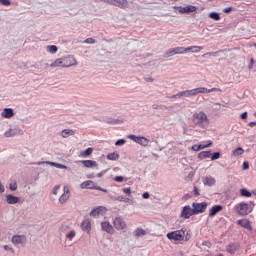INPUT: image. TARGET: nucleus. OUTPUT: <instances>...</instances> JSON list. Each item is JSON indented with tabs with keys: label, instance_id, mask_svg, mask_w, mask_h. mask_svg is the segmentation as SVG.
Instances as JSON below:
<instances>
[{
	"label": "nucleus",
	"instance_id": "f257e3e1",
	"mask_svg": "<svg viewBox=\"0 0 256 256\" xmlns=\"http://www.w3.org/2000/svg\"><path fill=\"white\" fill-rule=\"evenodd\" d=\"M194 127L199 129H207L209 127V117L203 111L195 112L191 117Z\"/></svg>",
	"mask_w": 256,
	"mask_h": 256
},
{
	"label": "nucleus",
	"instance_id": "f03ea898",
	"mask_svg": "<svg viewBox=\"0 0 256 256\" xmlns=\"http://www.w3.org/2000/svg\"><path fill=\"white\" fill-rule=\"evenodd\" d=\"M234 209L238 215L245 217L246 215H249V213L253 212V209H255V204L253 202H240L235 205Z\"/></svg>",
	"mask_w": 256,
	"mask_h": 256
},
{
	"label": "nucleus",
	"instance_id": "7ed1b4c3",
	"mask_svg": "<svg viewBox=\"0 0 256 256\" xmlns=\"http://www.w3.org/2000/svg\"><path fill=\"white\" fill-rule=\"evenodd\" d=\"M17 135H25L23 129L15 126H11L6 132H4V137L7 139L11 137H17Z\"/></svg>",
	"mask_w": 256,
	"mask_h": 256
},
{
	"label": "nucleus",
	"instance_id": "20e7f679",
	"mask_svg": "<svg viewBox=\"0 0 256 256\" xmlns=\"http://www.w3.org/2000/svg\"><path fill=\"white\" fill-rule=\"evenodd\" d=\"M113 226L117 231H127V222L122 217H116L113 221Z\"/></svg>",
	"mask_w": 256,
	"mask_h": 256
},
{
	"label": "nucleus",
	"instance_id": "39448f33",
	"mask_svg": "<svg viewBox=\"0 0 256 256\" xmlns=\"http://www.w3.org/2000/svg\"><path fill=\"white\" fill-rule=\"evenodd\" d=\"M127 137L135 143H138V145H142V147H147L149 145V139H147L146 137L136 136L135 134H130Z\"/></svg>",
	"mask_w": 256,
	"mask_h": 256
},
{
	"label": "nucleus",
	"instance_id": "423d86ee",
	"mask_svg": "<svg viewBox=\"0 0 256 256\" xmlns=\"http://www.w3.org/2000/svg\"><path fill=\"white\" fill-rule=\"evenodd\" d=\"M192 207L194 215H199L200 213H205V211H207V202H194L192 203Z\"/></svg>",
	"mask_w": 256,
	"mask_h": 256
},
{
	"label": "nucleus",
	"instance_id": "0eeeda50",
	"mask_svg": "<svg viewBox=\"0 0 256 256\" xmlns=\"http://www.w3.org/2000/svg\"><path fill=\"white\" fill-rule=\"evenodd\" d=\"M167 237L168 239H170V241H183L185 237V232L181 230H177V231L168 233Z\"/></svg>",
	"mask_w": 256,
	"mask_h": 256
},
{
	"label": "nucleus",
	"instance_id": "6e6552de",
	"mask_svg": "<svg viewBox=\"0 0 256 256\" xmlns=\"http://www.w3.org/2000/svg\"><path fill=\"white\" fill-rule=\"evenodd\" d=\"M62 61H63V68L76 67V65L78 64L75 57L71 55L62 57Z\"/></svg>",
	"mask_w": 256,
	"mask_h": 256
},
{
	"label": "nucleus",
	"instance_id": "1a4fd4ad",
	"mask_svg": "<svg viewBox=\"0 0 256 256\" xmlns=\"http://www.w3.org/2000/svg\"><path fill=\"white\" fill-rule=\"evenodd\" d=\"M174 55H185V47H175L166 52V57H174Z\"/></svg>",
	"mask_w": 256,
	"mask_h": 256
},
{
	"label": "nucleus",
	"instance_id": "9d476101",
	"mask_svg": "<svg viewBox=\"0 0 256 256\" xmlns=\"http://www.w3.org/2000/svg\"><path fill=\"white\" fill-rule=\"evenodd\" d=\"M192 215H195V212H193V208H191V206L187 205L183 207L180 217L182 219H189Z\"/></svg>",
	"mask_w": 256,
	"mask_h": 256
},
{
	"label": "nucleus",
	"instance_id": "9b49d317",
	"mask_svg": "<svg viewBox=\"0 0 256 256\" xmlns=\"http://www.w3.org/2000/svg\"><path fill=\"white\" fill-rule=\"evenodd\" d=\"M70 191H69V187L68 186H64V193L60 196L59 198V204L63 205L65 203H67V201L69 200L70 197Z\"/></svg>",
	"mask_w": 256,
	"mask_h": 256
},
{
	"label": "nucleus",
	"instance_id": "f8f14e48",
	"mask_svg": "<svg viewBox=\"0 0 256 256\" xmlns=\"http://www.w3.org/2000/svg\"><path fill=\"white\" fill-rule=\"evenodd\" d=\"M12 243L14 245H23L27 243V236L25 235H15L12 237Z\"/></svg>",
	"mask_w": 256,
	"mask_h": 256
},
{
	"label": "nucleus",
	"instance_id": "ddd939ff",
	"mask_svg": "<svg viewBox=\"0 0 256 256\" xmlns=\"http://www.w3.org/2000/svg\"><path fill=\"white\" fill-rule=\"evenodd\" d=\"M51 165V167H56V169H67L66 165L59 164L57 162H51V161H43V162H37L36 165Z\"/></svg>",
	"mask_w": 256,
	"mask_h": 256
},
{
	"label": "nucleus",
	"instance_id": "4468645a",
	"mask_svg": "<svg viewBox=\"0 0 256 256\" xmlns=\"http://www.w3.org/2000/svg\"><path fill=\"white\" fill-rule=\"evenodd\" d=\"M106 211L107 208L99 206L98 208H95L90 212V217H99V215H103Z\"/></svg>",
	"mask_w": 256,
	"mask_h": 256
},
{
	"label": "nucleus",
	"instance_id": "2eb2a0df",
	"mask_svg": "<svg viewBox=\"0 0 256 256\" xmlns=\"http://www.w3.org/2000/svg\"><path fill=\"white\" fill-rule=\"evenodd\" d=\"M102 231H106V233H109L110 235H113L115 233V229L113 228V225L109 222H102L101 223Z\"/></svg>",
	"mask_w": 256,
	"mask_h": 256
},
{
	"label": "nucleus",
	"instance_id": "dca6fc26",
	"mask_svg": "<svg viewBox=\"0 0 256 256\" xmlns=\"http://www.w3.org/2000/svg\"><path fill=\"white\" fill-rule=\"evenodd\" d=\"M14 115L15 111L12 108H4L1 112V117H3V119H11Z\"/></svg>",
	"mask_w": 256,
	"mask_h": 256
},
{
	"label": "nucleus",
	"instance_id": "f3484780",
	"mask_svg": "<svg viewBox=\"0 0 256 256\" xmlns=\"http://www.w3.org/2000/svg\"><path fill=\"white\" fill-rule=\"evenodd\" d=\"M237 225H240V227H243L244 229H248V231H253L251 221H249L248 219L238 220Z\"/></svg>",
	"mask_w": 256,
	"mask_h": 256
},
{
	"label": "nucleus",
	"instance_id": "a211bd4d",
	"mask_svg": "<svg viewBox=\"0 0 256 256\" xmlns=\"http://www.w3.org/2000/svg\"><path fill=\"white\" fill-rule=\"evenodd\" d=\"M112 5L120 7V9H127V7H129V2L127 0H112Z\"/></svg>",
	"mask_w": 256,
	"mask_h": 256
},
{
	"label": "nucleus",
	"instance_id": "6ab92c4d",
	"mask_svg": "<svg viewBox=\"0 0 256 256\" xmlns=\"http://www.w3.org/2000/svg\"><path fill=\"white\" fill-rule=\"evenodd\" d=\"M80 163H82V165H84L88 169H93V167L97 169V167H99V165L97 164V161H93V160H82L80 161Z\"/></svg>",
	"mask_w": 256,
	"mask_h": 256
},
{
	"label": "nucleus",
	"instance_id": "aec40b11",
	"mask_svg": "<svg viewBox=\"0 0 256 256\" xmlns=\"http://www.w3.org/2000/svg\"><path fill=\"white\" fill-rule=\"evenodd\" d=\"M200 51H203L202 46H190L187 48L184 47V54L185 53H199Z\"/></svg>",
	"mask_w": 256,
	"mask_h": 256
},
{
	"label": "nucleus",
	"instance_id": "412c9836",
	"mask_svg": "<svg viewBox=\"0 0 256 256\" xmlns=\"http://www.w3.org/2000/svg\"><path fill=\"white\" fill-rule=\"evenodd\" d=\"M6 202L8 205H17V203H19V197L8 194L6 195Z\"/></svg>",
	"mask_w": 256,
	"mask_h": 256
},
{
	"label": "nucleus",
	"instance_id": "4be33fe9",
	"mask_svg": "<svg viewBox=\"0 0 256 256\" xmlns=\"http://www.w3.org/2000/svg\"><path fill=\"white\" fill-rule=\"evenodd\" d=\"M81 189H95V182L92 180L84 181L80 184Z\"/></svg>",
	"mask_w": 256,
	"mask_h": 256
},
{
	"label": "nucleus",
	"instance_id": "5701e85b",
	"mask_svg": "<svg viewBox=\"0 0 256 256\" xmlns=\"http://www.w3.org/2000/svg\"><path fill=\"white\" fill-rule=\"evenodd\" d=\"M220 211H223V206L221 205H215L210 209L209 212V217H215V215H217V213H219Z\"/></svg>",
	"mask_w": 256,
	"mask_h": 256
},
{
	"label": "nucleus",
	"instance_id": "b1692460",
	"mask_svg": "<svg viewBox=\"0 0 256 256\" xmlns=\"http://www.w3.org/2000/svg\"><path fill=\"white\" fill-rule=\"evenodd\" d=\"M203 184L207 185L208 187H213V185H215L216 180L215 178H213L212 176H206L203 178Z\"/></svg>",
	"mask_w": 256,
	"mask_h": 256
},
{
	"label": "nucleus",
	"instance_id": "393cba45",
	"mask_svg": "<svg viewBox=\"0 0 256 256\" xmlns=\"http://www.w3.org/2000/svg\"><path fill=\"white\" fill-rule=\"evenodd\" d=\"M82 230L86 231V233H89L91 231V221L89 219H85L81 224Z\"/></svg>",
	"mask_w": 256,
	"mask_h": 256
},
{
	"label": "nucleus",
	"instance_id": "a878e982",
	"mask_svg": "<svg viewBox=\"0 0 256 256\" xmlns=\"http://www.w3.org/2000/svg\"><path fill=\"white\" fill-rule=\"evenodd\" d=\"M73 135H75V131L71 129H64L61 132V136L63 137V139H67V137H71Z\"/></svg>",
	"mask_w": 256,
	"mask_h": 256
},
{
	"label": "nucleus",
	"instance_id": "bb28decb",
	"mask_svg": "<svg viewBox=\"0 0 256 256\" xmlns=\"http://www.w3.org/2000/svg\"><path fill=\"white\" fill-rule=\"evenodd\" d=\"M191 91H192V97H195L199 94H205V91H207V88L200 87V88L192 89Z\"/></svg>",
	"mask_w": 256,
	"mask_h": 256
},
{
	"label": "nucleus",
	"instance_id": "cd10ccee",
	"mask_svg": "<svg viewBox=\"0 0 256 256\" xmlns=\"http://www.w3.org/2000/svg\"><path fill=\"white\" fill-rule=\"evenodd\" d=\"M50 67L52 69H55L57 67H63V58L56 59L52 64H50Z\"/></svg>",
	"mask_w": 256,
	"mask_h": 256
},
{
	"label": "nucleus",
	"instance_id": "c85d7f7f",
	"mask_svg": "<svg viewBox=\"0 0 256 256\" xmlns=\"http://www.w3.org/2000/svg\"><path fill=\"white\" fill-rule=\"evenodd\" d=\"M76 236L77 232L75 230H70L65 234L66 239H68L69 241H73V239H75Z\"/></svg>",
	"mask_w": 256,
	"mask_h": 256
},
{
	"label": "nucleus",
	"instance_id": "c756f323",
	"mask_svg": "<svg viewBox=\"0 0 256 256\" xmlns=\"http://www.w3.org/2000/svg\"><path fill=\"white\" fill-rule=\"evenodd\" d=\"M211 157V151H202L198 154V159H209Z\"/></svg>",
	"mask_w": 256,
	"mask_h": 256
},
{
	"label": "nucleus",
	"instance_id": "7c9ffc66",
	"mask_svg": "<svg viewBox=\"0 0 256 256\" xmlns=\"http://www.w3.org/2000/svg\"><path fill=\"white\" fill-rule=\"evenodd\" d=\"M108 161H117L119 159V153L113 152L107 155Z\"/></svg>",
	"mask_w": 256,
	"mask_h": 256
},
{
	"label": "nucleus",
	"instance_id": "2f4dec72",
	"mask_svg": "<svg viewBox=\"0 0 256 256\" xmlns=\"http://www.w3.org/2000/svg\"><path fill=\"white\" fill-rule=\"evenodd\" d=\"M145 235H147V231H145L143 228H137L135 230L136 237H145Z\"/></svg>",
	"mask_w": 256,
	"mask_h": 256
},
{
	"label": "nucleus",
	"instance_id": "473e14b6",
	"mask_svg": "<svg viewBox=\"0 0 256 256\" xmlns=\"http://www.w3.org/2000/svg\"><path fill=\"white\" fill-rule=\"evenodd\" d=\"M245 153V150L242 147H238L235 150H233L232 155L234 157H239V155H243Z\"/></svg>",
	"mask_w": 256,
	"mask_h": 256
},
{
	"label": "nucleus",
	"instance_id": "72a5a7b5",
	"mask_svg": "<svg viewBox=\"0 0 256 256\" xmlns=\"http://www.w3.org/2000/svg\"><path fill=\"white\" fill-rule=\"evenodd\" d=\"M46 50L48 51V53H51V55H55V53H57V46L55 45H49L46 47Z\"/></svg>",
	"mask_w": 256,
	"mask_h": 256
},
{
	"label": "nucleus",
	"instance_id": "f704fd0d",
	"mask_svg": "<svg viewBox=\"0 0 256 256\" xmlns=\"http://www.w3.org/2000/svg\"><path fill=\"white\" fill-rule=\"evenodd\" d=\"M241 197H251L253 193H251L249 190L242 188L240 189Z\"/></svg>",
	"mask_w": 256,
	"mask_h": 256
},
{
	"label": "nucleus",
	"instance_id": "c9c22d12",
	"mask_svg": "<svg viewBox=\"0 0 256 256\" xmlns=\"http://www.w3.org/2000/svg\"><path fill=\"white\" fill-rule=\"evenodd\" d=\"M227 251H228V253L233 255V253H235V251H237V245L236 244H229L227 246Z\"/></svg>",
	"mask_w": 256,
	"mask_h": 256
},
{
	"label": "nucleus",
	"instance_id": "e433bc0d",
	"mask_svg": "<svg viewBox=\"0 0 256 256\" xmlns=\"http://www.w3.org/2000/svg\"><path fill=\"white\" fill-rule=\"evenodd\" d=\"M93 153V148H87L86 150L81 152V157H89Z\"/></svg>",
	"mask_w": 256,
	"mask_h": 256
},
{
	"label": "nucleus",
	"instance_id": "4c0bfd02",
	"mask_svg": "<svg viewBox=\"0 0 256 256\" xmlns=\"http://www.w3.org/2000/svg\"><path fill=\"white\" fill-rule=\"evenodd\" d=\"M210 19H213L214 21H220L221 16L217 12H212L209 14Z\"/></svg>",
	"mask_w": 256,
	"mask_h": 256
},
{
	"label": "nucleus",
	"instance_id": "58836bf2",
	"mask_svg": "<svg viewBox=\"0 0 256 256\" xmlns=\"http://www.w3.org/2000/svg\"><path fill=\"white\" fill-rule=\"evenodd\" d=\"M197 11V7L193 5H187L186 6V13H195Z\"/></svg>",
	"mask_w": 256,
	"mask_h": 256
},
{
	"label": "nucleus",
	"instance_id": "ea45409f",
	"mask_svg": "<svg viewBox=\"0 0 256 256\" xmlns=\"http://www.w3.org/2000/svg\"><path fill=\"white\" fill-rule=\"evenodd\" d=\"M219 53H221V51L218 52H208L202 55V57H217V55H219Z\"/></svg>",
	"mask_w": 256,
	"mask_h": 256
},
{
	"label": "nucleus",
	"instance_id": "a19ab883",
	"mask_svg": "<svg viewBox=\"0 0 256 256\" xmlns=\"http://www.w3.org/2000/svg\"><path fill=\"white\" fill-rule=\"evenodd\" d=\"M213 145V141L209 140L207 144H200L199 145V148H200V151L202 149H207V147H211Z\"/></svg>",
	"mask_w": 256,
	"mask_h": 256
},
{
	"label": "nucleus",
	"instance_id": "79ce46f5",
	"mask_svg": "<svg viewBox=\"0 0 256 256\" xmlns=\"http://www.w3.org/2000/svg\"><path fill=\"white\" fill-rule=\"evenodd\" d=\"M182 97H193V93L191 90L182 91Z\"/></svg>",
	"mask_w": 256,
	"mask_h": 256
},
{
	"label": "nucleus",
	"instance_id": "37998d69",
	"mask_svg": "<svg viewBox=\"0 0 256 256\" xmlns=\"http://www.w3.org/2000/svg\"><path fill=\"white\" fill-rule=\"evenodd\" d=\"M219 157H221V153H219V152H214V153L211 155V161H217V159H219Z\"/></svg>",
	"mask_w": 256,
	"mask_h": 256
},
{
	"label": "nucleus",
	"instance_id": "c03bdc74",
	"mask_svg": "<svg viewBox=\"0 0 256 256\" xmlns=\"http://www.w3.org/2000/svg\"><path fill=\"white\" fill-rule=\"evenodd\" d=\"M125 143H127V141L125 139H119L115 142V145L117 147L121 146V145H125Z\"/></svg>",
	"mask_w": 256,
	"mask_h": 256
},
{
	"label": "nucleus",
	"instance_id": "a18cd8bd",
	"mask_svg": "<svg viewBox=\"0 0 256 256\" xmlns=\"http://www.w3.org/2000/svg\"><path fill=\"white\" fill-rule=\"evenodd\" d=\"M69 229V225L67 224V223H63L62 225H61V231L63 232V233H67V230Z\"/></svg>",
	"mask_w": 256,
	"mask_h": 256
},
{
	"label": "nucleus",
	"instance_id": "49530a36",
	"mask_svg": "<svg viewBox=\"0 0 256 256\" xmlns=\"http://www.w3.org/2000/svg\"><path fill=\"white\" fill-rule=\"evenodd\" d=\"M0 5H4L5 7H9V5H11V0H0Z\"/></svg>",
	"mask_w": 256,
	"mask_h": 256
},
{
	"label": "nucleus",
	"instance_id": "de8ad7c7",
	"mask_svg": "<svg viewBox=\"0 0 256 256\" xmlns=\"http://www.w3.org/2000/svg\"><path fill=\"white\" fill-rule=\"evenodd\" d=\"M9 189L10 191H17V182L10 183Z\"/></svg>",
	"mask_w": 256,
	"mask_h": 256
},
{
	"label": "nucleus",
	"instance_id": "09e8293b",
	"mask_svg": "<svg viewBox=\"0 0 256 256\" xmlns=\"http://www.w3.org/2000/svg\"><path fill=\"white\" fill-rule=\"evenodd\" d=\"M84 43H86L88 45H93L95 43V39L87 38L86 40H84Z\"/></svg>",
	"mask_w": 256,
	"mask_h": 256
},
{
	"label": "nucleus",
	"instance_id": "8fccbe9b",
	"mask_svg": "<svg viewBox=\"0 0 256 256\" xmlns=\"http://www.w3.org/2000/svg\"><path fill=\"white\" fill-rule=\"evenodd\" d=\"M242 169L243 171H247V169H249V162L244 161L242 164Z\"/></svg>",
	"mask_w": 256,
	"mask_h": 256
},
{
	"label": "nucleus",
	"instance_id": "3c124183",
	"mask_svg": "<svg viewBox=\"0 0 256 256\" xmlns=\"http://www.w3.org/2000/svg\"><path fill=\"white\" fill-rule=\"evenodd\" d=\"M202 245H203V247H207L208 249H211V247H212V244H211V242H209V241H204V242L202 243Z\"/></svg>",
	"mask_w": 256,
	"mask_h": 256
},
{
	"label": "nucleus",
	"instance_id": "603ef678",
	"mask_svg": "<svg viewBox=\"0 0 256 256\" xmlns=\"http://www.w3.org/2000/svg\"><path fill=\"white\" fill-rule=\"evenodd\" d=\"M60 189H61V185H56L53 189V195H57Z\"/></svg>",
	"mask_w": 256,
	"mask_h": 256
},
{
	"label": "nucleus",
	"instance_id": "864d4df0",
	"mask_svg": "<svg viewBox=\"0 0 256 256\" xmlns=\"http://www.w3.org/2000/svg\"><path fill=\"white\" fill-rule=\"evenodd\" d=\"M108 123H111L112 125H117L119 123H123V121L119 120V119H115V120H111Z\"/></svg>",
	"mask_w": 256,
	"mask_h": 256
},
{
	"label": "nucleus",
	"instance_id": "5fc2aeb1",
	"mask_svg": "<svg viewBox=\"0 0 256 256\" xmlns=\"http://www.w3.org/2000/svg\"><path fill=\"white\" fill-rule=\"evenodd\" d=\"M123 193H125L126 195H131V188H124L122 189Z\"/></svg>",
	"mask_w": 256,
	"mask_h": 256
},
{
	"label": "nucleus",
	"instance_id": "6e6d98bb",
	"mask_svg": "<svg viewBox=\"0 0 256 256\" xmlns=\"http://www.w3.org/2000/svg\"><path fill=\"white\" fill-rule=\"evenodd\" d=\"M215 91H219V89H217V88L207 89V88H206L205 93H215Z\"/></svg>",
	"mask_w": 256,
	"mask_h": 256
},
{
	"label": "nucleus",
	"instance_id": "4d7b16f0",
	"mask_svg": "<svg viewBox=\"0 0 256 256\" xmlns=\"http://www.w3.org/2000/svg\"><path fill=\"white\" fill-rule=\"evenodd\" d=\"M114 181H117V183L123 182V176H116V177L114 178Z\"/></svg>",
	"mask_w": 256,
	"mask_h": 256
},
{
	"label": "nucleus",
	"instance_id": "13d9d810",
	"mask_svg": "<svg viewBox=\"0 0 256 256\" xmlns=\"http://www.w3.org/2000/svg\"><path fill=\"white\" fill-rule=\"evenodd\" d=\"M233 11V7H227L223 9V13H231Z\"/></svg>",
	"mask_w": 256,
	"mask_h": 256
},
{
	"label": "nucleus",
	"instance_id": "bf43d9fd",
	"mask_svg": "<svg viewBox=\"0 0 256 256\" xmlns=\"http://www.w3.org/2000/svg\"><path fill=\"white\" fill-rule=\"evenodd\" d=\"M192 151H201V148H199V145H193Z\"/></svg>",
	"mask_w": 256,
	"mask_h": 256
},
{
	"label": "nucleus",
	"instance_id": "052dcab7",
	"mask_svg": "<svg viewBox=\"0 0 256 256\" xmlns=\"http://www.w3.org/2000/svg\"><path fill=\"white\" fill-rule=\"evenodd\" d=\"M193 193L196 197L199 196V188L194 187Z\"/></svg>",
	"mask_w": 256,
	"mask_h": 256
},
{
	"label": "nucleus",
	"instance_id": "680f3d73",
	"mask_svg": "<svg viewBox=\"0 0 256 256\" xmlns=\"http://www.w3.org/2000/svg\"><path fill=\"white\" fill-rule=\"evenodd\" d=\"M142 197H143V199H149V197H150L149 192H144L142 194Z\"/></svg>",
	"mask_w": 256,
	"mask_h": 256
},
{
	"label": "nucleus",
	"instance_id": "e2e57ef3",
	"mask_svg": "<svg viewBox=\"0 0 256 256\" xmlns=\"http://www.w3.org/2000/svg\"><path fill=\"white\" fill-rule=\"evenodd\" d=\"M214 106H215V110L216 111H220L221 110V104L215 103Z\"/></svg>",
	"mask_w": 256,
	"mask_h": 256
},
{
	"label": "nucleus",
	"instance_id": "0e129e2a",
	"mask_svg": "<svg viewBox=\"0 0 256 256\" xmlns=\"http://www.w3.org/2000/svg\"><path fill=\"white\" fill-rule=\"evenodd\" d=\"M175 97H176V99H181V97H183V91L175 94Z\"/></svg>",
	"mask_w": 256,
	"mask_h": 256
},
{
	"label": "nucleus",
	"instance_id": "69168bd1",
	"mask_svg": "<svg viewBox=\"0 0 256 256\" xmlns=\"http://www.w3.org/2000/svg\"><path fill=\"white\" fill-rule=\"evenodd\" d=\"M0 193H5V186L0 182Z\"/></svg>",
	"mask_w": 256,
	"mask_h": 256
},
{
	"label": "nucleus",
	"instance_id": "338daca9",
	"mask_svg": "<svg viewBox=\"0 0 256 256\" xmlns=\"http://www.w3.org/2000/svg\"><path fill=\"white\" fill-rule=\"evenodd\" d=\"M152 109H161V104H153Z\"/></svg>",
	"mask_w": 256,
	"mask_h": 256
},
{
	"label": "nucleus",
	"instance_id": "774afa93",
	"mask_svg": "<svg viewBox=\"0 0 256 256\" xmlns=\"http://www.w3.org/2000/svg\"><path fill=\"white\" fill-rule=\"evenodd\" d=\"M241 119H246L247 118V112H243L241 115H240Z\"/></svg>",
	"mask_w": 256,
	"mask_h": 256
}]
</instances>
